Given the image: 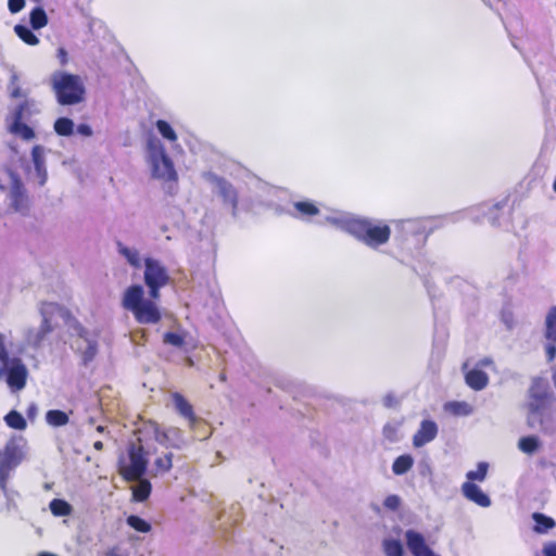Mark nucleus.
I'll list each match as a JSON object with an SVG mask.
<instances>
[{
	"label": "nucleus",
	"instance_id": "f257e3e1",
	"mask_svg": "<svg viewBox=\"0 0 556 556\" xmlns=\"http://www.w3.org/2000/svg\"><path fill=\"white\" fill-rule=\"evenodd\" d=\"M143 278L151 299H144L142 286L132 285L125 290L122 305L132 313L138 323L156 324L161 319V312L153 300L160 298V290L168 285L170 277L167 268L159 260L147 257Z\"/></svg>",
	"mask_w": 556,
	"mask_h": 556
},
{
	"label": "nucleus",
	"instance_id": "f03ea898",
	"mask_svg": "<svg viewBox=\"0 0 556 556\" xmlns=\"http://www.w3.org/2000/svg\"><path fill=\"white\" fill-rule=\"evenodd\" d=\"M326 219L371 249L386 244L391 236L390 226L380 219L357 217L346 212H332Z\"/></svg>",
	"mask_w": 556,
	"mask_h": 556
},
{
	"label": "nucleus",
	"instance_id": "7ed1b4c3",
	"mask_svg": "<svg viewBox=\"0 0 556 556\" xmlns=\"http://www.w3.org/2000/svg\"><path fill=\"white\" fill-rule=\"evenodd\" d=\"M528 425L549 431L556 421V397L546 379L535 378L529 389Z\"/></svg>",
	"mask_w": 556,
	"mask_h": 556
},
{
	"label": "nucleus",
	"instance_id": "20e7f679",
	"mask_svg": "<svg viewBox=\"0 0 556 556\" xmlns=\"http://www.w3.org/2000/svg\"><path fill=\"white\" fill-rule=\"evenodd\" d=\"M13 349L12 332H0V381L5 382L10 391L16 393L25 388L28 369Z\"/></svg>",
	"mask_w": 556,
	"mask_h": 556
},
{
	"label": "nucleus",
	"instance_id": "39448f33",
	"mask_svg": "<svg viewBox=\"0 0 556 556\" xmlns=\"http://www.w3.org/2000/svg\"><path fill=\"white\" fill-rule=\"evenodd\" d=\"M147 161L153 178L164 182H177L178 174L174 163L159 138L151 137L148 140Z\"/></svg>",
	"mask_w": 556,
	"mask_h": 556
},
{
	"label": "nucleus",
	"instance_id": "423d86ee",
	"mask_svg": "<svg viewBox=\"0 0 556 556\" xmlns=\"http://www.w3.org/2000/svg\"><path fill=\"white\" fill-rule=\"evenodd\" d=\"M52 89L62 105L77 104L84 100L85 85L80 76L54 72L51 76Z\"/></svg>",
	"mask_w": 556,
	"mask_h": 556
},
{
	"label": "nucleus",
	"instance_id": "0eeeda50",
	"mask_svg": "<svg viewBox=\"0 0 556 556\" xmlns=\"http://www.w3.org/2000/svg\"><path fill=\"white\" fill-rule=\"evenodd\" d=\"M39 312L42 318L40 327L30 328L25 333V343L33 348H38L42 343L47 334L53 330L58 318L67 317V311L53 302L42 303Z\"/></svg>",
	"mask_w": 556,
	"mask_h": 556
},
{
	"label": "nucleus",
	"instance_id": "6e6552de",
	"mask_svg": "<svg viewBox=\"0 0 556 556\" xmlns=\"http://www.w3.org/2000/svg\"><path fill=\"white\" fill-rule=\"evenodd\" d=\"M24 440L11 439L4 448L0 451V488L5 492L11 471L17 467L24 458Z\"/></svg>",
	"mask_w": 556,
	"mask_h": 556
},
{
	"label": "nucleus",
	"instance_id": "1a4fd4ad",
	"mask_svg": "<svg viewBox=\"0 0 556 556\" xmlns=\"http://www.w3.org/2000/svg\"><path fill=\"white\" fill-rule=\"evenodd\" d=\"M148 460L141 446L131 444L128 448V457L121 459V472L126 480H136L143 476Z\"/></svg>",
	"mask_w": 556,
	"mask_h": 556
},
{
	"label": "nucleus",
	"instance_id": "9d476101",
	"mask_svg": "<svg viewBox=\"0 0 556 556\" xmlns=\"http://www.w3.org/2000/svg\"><path fill=\"white\" fill-rule=\"evenodd\" d=\"M204 179L212 186V191L223 199L225 205L231 208V215H238V193L235 187L213 173H205Z\"/></svg>",
	"mask_w": 556,
	"mask_h": 556
},
{
	"label": "nucleus",
	"instance_id": "9b49d317",
	"mask_svg": "<svg viewBox=\"0 0 556 556\" xmlns=\"http://www.w3.org/2000/svg\"><path fill=\"white\" fill-rule=\"evenodd\" d=\"M0 188L3 190L8 189L10 204L16 212H23L27 207V197L25 195L23 184L17 175L12 172H8L5 176V185L0 182Z\"/></svg>",
	"mask_w": 556,
	"mask_h": 556
},
{
	"label": "nucleus",
	"instance_id": "f8f14e48",
	"mask_svg": "<svg viewBox=\"0 0 556 556\" xmlns=\"http://www.w3.org/2000/svg\"><path fill=\"white\" fill-rule=\"evenodd\" d=\"M333 211H328L326 213L323 212V210L316 205L315 202L311 200H301L295 201L292 204V210L289 211V214L298 219L311 222L313 217H319L318 223L319 224H329L331 225L327 219L326 216L330 215Z\"/></svg>",
	"mask_w": 556,
	"mask_h": 556
},
{
	"label": "nucleus",
	"instance_id": "ddd939ff",
	"mask_svg": "<svg viewBox=\"0 0 556 556\" xmlns=\"http://www.w3.org/2000/svg\"><path fill=\"white\" fill-rule=\"evenodd\" d=\"M396 229L401 232L402 239L408 236H421L432 229V219L430 218H407L395 222Z\"/></svg>",
	"mask_w": 556,
	"mask_h": 556
},
{
	"label": "nucleus",
	"instance_id": "4468645a",
	"mask_svg": "<svg viewBox=\"0 0 556 556\" xmlns=\"http://www.w3.org/2000/svg\"><path fill=\"white\" fill-rule=\"evenodd\" d=\"M26 103L20 104L7 118L8 129L11 134L21 137L24 140H30L35 137L34 130L22 122Z\"/></svg>",
	"mask_w": 556,
	"mask_h": 556
},
{
	"label": "nucleus",
	"instance_id": "2eb2a0df",
	"mask_svg": "<svg viewBox=\"0 0 556 556\" xmlns=\"http://www.w3.org/2000/svg\"><path fill=\"white\" fill-rule=\"evenodd\" d=\"M163 343L176 348L184 353L193 351L198 345L197 340L184 330L166 332L163 337Z\"/></svg>",
	"mask_w": 556,
	"mask_h": 556
},
{
	"label": "nucleus",
	"instance_id": "dca6fc26",
	"mask_svg": "<svg viewBox=\"0 0 556 556\" xmlns=\"http://www.w3.org/2000/svg\"><path fill=\"white\" fill-rule=\"evenodd\" d=\"M77 350L81 353L85 363L93 359L98 352L97 334L79 328L78 338L75 342Z\"/></svg>",
	"mask_w": 556,
	"mask_h": 556
},
{
	"label": "nucleus",
	"instance_id": "f3484780",
	"mask_svg": "<svg viewBox=\"0 0 556 556\" xmlns=\"http://www.w3.org/2000/svg\"><path fill=\"white\" fill-rule=\"evenodd\" d=\"M439 433L438 424L429 418L422 419L419 428L413 435V445L416 448L422 447L432 442Z\"/></svg>",
	"mask_w": 556,
	"mask_h": 556
},
{
	"label": "nucleus",
	"instance_id": "a211bd4d",
	"mask_svg": "<svg viewBox=\"0 0 556 556\" xmlns=\"http://www.w3.org/2000/svg\"><path fill=\"white\" fill-rule=\"evenodd\" d=\"M405 540L407 548L414 556H427L433 552L427 545L425 536L415 530H407L405 532Z\"/></svg>",
	"mask_w": 556,
	"mask_h": 556
},
{
	"label": "nucleus",
	"instance_id": "6ab92c4d",
	"mask_svg": "<svg viewBox=\"0 0 556 556\" xmlns=\"http://www.w3.org/2000/svg\"><path fill=\"white\" fill-rule=\"evenodd\" d=\"M154 427V437L155 440L163 445L180 447L184 443L181 431L178 428H168L165 430L160 429L159 426Z\"/></svg>",
	"mask_w": 556,
	"mask_h": 556
},
{
	"label": "nucleus",
	"instance_id": "aec40b11",
	"mask_svg": "<svg viewBox=\"0 0 556 556\" xmlns=\"http://www.w3.org/2000/svg\"><path fill=\"white\" fill-rule=\"evenodd\" d=\"M507 202L502 201L494 204H480L476 208L470 211L473 218H478L480 215L486 216L492 225H500L498 212L506 206Z\"/></svg>",
	"mask_w": 556,
	"mask_h": 556
},
{
	"label": "nucleus",
	"instance_id": "412c9836",
	"mask_svg": "<svg viewBox=\"0 0 556 556\" xmlns=\"http://www.w3.org/2000/svg\"><path fill=\"white\" fill-rule=\"evenodd\" d=\"M31 159L38 184L43 186L48 178L46 168V149L41 146H35L31 151Z\"/></svg>",
	"mask_w": 556,
	"mask_h": 556
},
{
	"label": "nucleus",
	"instance_id": "4be33fe9",
	"mask_svg": "<svg viewBox=\"0 0 556 556\" xmlns=\"http://www.w3.org/2000/svg\"><path fill=\"white\" fill-rule=\"evenodd\" d=\"M462 492L467 500L476 503L481 507L491 506L490 497L481 490L480 486L472 482H465L462 485Z\"/></svg>",
	"mask_w": 556,
	"mask_h": 556
},
{
	"label": "nucleus",
	"instance_id": "5701e85b",
	"mask_svg": "<svg viewBox=\"0 0 556 556\" xmlns=\"http://www.w3.org/2000/svg\"><path fill=\"white\" fill-rule=\"evenodd\" d=\"M172 402L175 409L193 425L195 416L192 405L178 392L172 394Z\"/></svg>",
	"mask_w": 556,
	"mask_h": 556
},
{
	"label": "nucleus",
	"instance_id": "b1692460",
	"mask_svg": "<svg viewBox=\"0 0 556 556\" xmlns=\"http://www.w3.org/2000/svg\"><path fill=\"white\" fill-rule=\"evenodd\" d=\"M466 382L473 390H482L488 386L489 377L480 369H471L466 374Z\"/></svg>",
	"mask_w": 556,
	"mask_h": 556
},
{
	"label": "nucleus",
	"instance_id": "393cba45",
	"mask_svg": "<svg viewBox=\"0 0 556 556\" xmlns=\"http://www.w3.org/2000/svg\"><path fill=\"white\" fill-rule=\"evenodd\" d=\"M117 251L122 256L125 257V260L127 261V263L130 266H132L134 268L141 267V265H142L141 255H140V252L136 248L128 247L123 243H118Z\"/></svg>",
	"mask_w": 556,
	"mask_h": 556
},
{
	"label": "nucleus",
	"instance_id": "a878e982",
	"mask_svg": "<svg viewBox=\"0 0 556 556\" xmlns=\"http://www.w3.org/2000/svg\"><path fill=\"white\" fill-rule=\"evenodd\" d=\"M542 447V442L536 435L522 437L518 441V448L527 454L533 455Z\"/></svg>",
	"mask_w": 556,
	"mask_h": 556
},
{
	"label": "nucleus",
	"instance_id": "bb28decb",
	"mask_svg": "<svg viewBox=\"0 0 556 556\" xmlns=\"http://www.w3.org/2000/svg\"><path fill=\"white\" fill-rule=\"evenodd\" d=\"M414 465V458L409 454H403L396 457L392 464V471L396 476L405 475L412 469Z\"/></svg>",
	"mask_w": 556,
	"mask_h": 556
},
{
	"label": "nucleus",
	"instance_id": "cd10ccee",
	"mask_svg": "<svg viewBox=\"0 0 556 556\" xmlns=\"http://www.w3.org/2000/svg\"><path fill=\"white\" fill-rule=\"evenodd\" d=\"M532 519L535 522L533 530L536 533H547L556 526V522L553 518L545 516L544 514L541 513H534L532 515Z\"/></svg>",
	"mask_w": 556,
	"mask_h": 556
},
{
	"label": "nucleus",
	"instance_id": "c85d7f7f",
	"mask_svg": "<svg viewBox=\"0 0 556 556\" xmlns=\"http://www.w3.org/2000/svg\"><path fill=\"white\" fill-rule=\"evenodd\" d=\"M68 415L60 409H50L46 413V421L52 427H62L67 425Z\"/></svg>",
	"mask_w": 556,
	"mask_h": 556
},
{
	"label": "nucleus",
	"instance_id": "c756f323",
	"mask_svg": "<svg viewBox=\"0 0 556 556\" xmlns=\"http://www.w3.org/2000/svg\"><path fill=\"white\" fill-rule=\"evenodd\" d=\"M137 483L132 486V495L136 501L147 500L151 493V484L146 479H136Z\"/></svg>",
	"mask_w": 556,
	"mask_h": 556
},
{
	"label": "nucleus",
	"instance_id": "7c9ffc66",
	"mask_svg": "<svg viewBox=\"0 0 556 556\" xmlns=\"http://www.w3.org/2000/svg\"><path fill=\"white\" fill-rule=\"evenodd\" d=\"M545 337L548 341L556 342V306H553L546 315Z\"/></svg>",
	"mask_w": 556,
	"mask_h": 556
},
{
	"label": "nucleus",
	"instance_id": "2f4dec72",
	"mask_svg": "<svg viewBox=\"0 0 556 556\" xmlns=\"http://www.w3.org/2000/svg\"><path fill=\"white\" fill-rule=\"evenodd\" d=\"M402 427V421L392 420L387 422L383 427L382 433L383 437L390 442H396L400 440V430Z\"/></svg>",
	"mask_w": 556,
	"mask_h": 556
},
{
	"label": "nucleus",
	"instance_id": "473e14b6",
	"mask_svg": "<svg viewBox=\"0 0 556 556\" xmlns=\"http://www.w3.org/2000/svg\"><path fill=\"white\" fill-rule=\"evenodd\" d=\"M445 409L457 416H468L472 414V406L467 402H448Z\"/></svg>",
	"mask_w": 556,
	"mask_h": 556
},
{
	"label": "nucleus",
	"instance_id": "72a5a7b5",
	"mask_svg": "<svg viewBox=\"0 0 556 556\" xmlns=\"http://www.w3.org/2000/svg\"><path fill=\"white\" fill-rule=\"evenodd\" d=\"M15 34L27 45L36 46L39 43L38 37L25 25H15Z\"/></svg>",
	"mask_w": 556,
	"mask_h": 556
},
{
	"label": "nucleus",
	"instance_id": "f704fd0d",
	"mask_svg": "<svg viewBox=\"0 0 556 556\" xmlns=\"http://www.w3.org/2000/svg\"><path fill=\"white\" fill-rule=\"evenodd\" d=\"M49 507L51 513L58 517L68 516L72 513V506L67 502L59 498L52 500Z\"/></svg>",
	"mask_w": 556,
	"mask_h": 556
},
{
	"label": "nucleus",
	"instance_id": "c9c22d12",
	"mask_svg": "<svg viewBox=\"0 0 556 556\" xmlns=\"http://www.w3.org/2000/svg\"><path fill=\"white\" fill-rule=\"evenodd\" d=\"M383 552L387 556H403V545L399 540L386 539L382 542Z\"/></svg>",
	"mask_w": 556,
	"mask_h": 556
},
{
	"label": "nucleus",
	"instance_id": "e433bc0d",
	"mask_svg": "<svg viewBox=\"0 0 556 556\" xmlns=\"http://www.w3.org/2000/svg\"><path fill=\"white\" fill-rule=\"evenodd\" d=\"M54 130L60 136H71L74 132V122L67 117H60L54 122Z\"/></svg>",
	"mask_w": 556,
	"mask_h": 556
},
{
	"label": "nucleus",
	"instance_id": "4c0bfd02",
	"mask_svg": "<svg viewBox=\"0 0 556 556\" xmlns=\"http://www.w3.org/2000/svg\"><path fill=\"white\" fill-rule=\"evenodd\" d=\"M155 126L157 131L164 139H166L170 143H175L177 141V135L175 130L166 121L159 119Z\"/></svg>",
	"mask_w": 556,
	"mask_h": 556
},
{
	"label": "nucleus",
	"instance_id": "58836bf2",
	"mask_svg": "<svg viewBox=\"0 0 556 556\" xmlns=\"http://www.w3.org/2000/svg\"><path fill=\"white\" fill-rule=\"evenodd\" d=\"M4 420L10 428H13L16 430H24L27 426L25 418L16 410H11L4 417Z\"/></svg>",
	"mask_w": 556,
	"mask_h": 556
},
{
	"label": "nucleus",
	"instance_id": "ea45409f",
	"mask_svg": "<svg viewBox=\"0 0 556 556\" xmlns=\"http://www.w3.org/2000/svg\"><path fill=\"white\" fill-rule=\"evenodd\" d=\"M48 23L46 12L41 8H36L30 12V24L34 29H40Z\"/></svg>",
	"mask_w": 556,
	"mask_h": 556
},
{
	"label": "nucleus",
	"instance_id": "a19ab883",
	"mask_svg": "<svg viewBox=\"0 0 556 556\" xmlns=\"http://www.w3.org/2000/svg\"><path fill=\"white\" fill-rule=\"evenodd\" d=\"M488 464L486 463H479L476 470H470L467 472L466 477L471 481H483L486 477L488 472Z\"/></svg>",
	"mask_w": 556,
	"mask_h": 556
},
{
	"label": "nucleus",
	"instance_id": "79ce46f5",
	"mask_svg": "<svg viewBox=\"0 0 556 556\" xmlns=\"http://www.w3.org/2000/svg\"><path fill=\"white\" fill-rule=\"evenodd\" d=\"M127 525L129 527H131L132 529H135L139 532H142V533H147L151 530V526L149 522H147L142 518H140L138 516H134V515L129 516L127 518Z\"/></svg>",
	"mask_w": 556,
	"mask_h": 556
},
{
	"label": "nucleus",
	"instance_id": "37998d69",
	"mask_svg": "<svg viewBox=\"0 0 556 556\" xmlns=\"http://www.w3.org/2000/svg\"><path fill=\"white\" fill-rule=\"evenodd\" d=\"M172 453H166L163 456L156 458L154 464L157 470L162 472L168 471L172 468Z\"/></svg>",
	"mask_w": 556,
	"mask_h": 556
},
{
	"label": "nucleus",
	"instance_id": "c03bdc74",
	"mask_svg": "<svg viewBox=\"0 0 556 556\" xmlns=\"http://www.w3.org/2000/svg\"><path fill=\"white\" fill-rule=\"evenodd\" d=\"M383 505L390 510H396L401 505L400 496L392 494L386 497Z\"/></svg>",
	"mask_w": 556,
	"mask_h": 556
},
{
	"label": "nucleus",
	"instance_id": "a18cd8bd",
	"mask_svg": "<svg viewBox=\"0 0 556 556\" xmlns=\"http://www.w3.org/2000/svg\"><path fill=\"white\" fill-rule=\"evenodd\" d=\"M545 353L548 362L554 361V358L556 357V342L549 341L545 345Z\"/></svg>",
	"mask_w": 556,
	"mask_h": 556
},
{
	"label": "nucleus",
	"instance_id": "49530a36",
	"mask_svg": "<svg viewBox=\"0 0 556 556\" xmlns=\"http://www.w3.org/2000/svg\"><path fill=\"white\" fill-rule=\"evenodd\" d=\"M382 402H383V405L386 407H394V406H396L400 403V400H399V397L395 394L388 393L383 397Z\"/></svg>",
	"mask_w": 556,
	"mask_h": 556
},
{
	"label": "nucleus",
	"instance_id": "de8ad7c7",
	"mask_svg": "<svg viewBox=\"0 0 556 556\" xmlns=\"http://www.w3.org/2000/svg\"><path fill=\"white\" fill-rule=\"evenodd\" d=\"M24 4H25L24 0H9V2H8L9 10L12 13L20 12L24 8Z\"/></svg>",
	"mask_w": 556,
	"mask_h": 556
},
{
	"label": "nucleus",
	"instance_id": "09e8293b",
	"mask_svg": "<svg viewBox=\"0 0 556 556\" xmlns=\"http://www.w3.org/2000/svg\"><path fill=\"white\" fill-rule=\"evenodd\" d=\"M543 556H556V542H547L542 549Z\"/></svg>",
	"mask_w": 556,
	"mask_h": 556
},
{
	"label": "nucleus",
	"instance_id": "8fccbe9b",
	"mask_svg": "<svg viewBox=\"0 0 556 556\" xmlns=\"http://www.w3.org/2000/svg\"><path fill=\"white\" fill-rule=\"evenodd\" d=\"M77 134L84 137H90L92 135V129L87 124H80L76 128Z\"/></svg>",
	"mask_w": 556,
	"mask_h": 556
},
{
	"label": "nucleus",
	"instance_id": "3c124183",
	"mask_svg": "<svg viewBox=\"0 0 556 556\" xmlns=\"http://www.w3.org/2000/svg\"><path fill=\"white\" fill-rule=\"evenodd\" d=\"M502 320L508 329H511L514 327V317L510 312H503Z\"/></svg>",
	"mask_w": 556,
	"mask_h": 556
},
{
	"label": "nucleus",
	"instance_id": "603ef678",
	"mask_svg": "<svg viewBox=\"0 0 556 556\" xmlns=\"http://www.w3.org/2000/svg\"><path fill=\"white\" fill-rule=\"evenodd\" d=\"M9 89H10L12 98H22V97H24V93H23L21 87L18 86V84L17 85H13V86H9Z\"/></svg>",
	"mask_w": 556,
	"mask_h": 556
},
{
	"label": "nucleus",
	"instance_id": "864d4df0",
	"mask_svg": "<svg viewBox=\"0 0 556 556\" xmlns=\"http://www.w3.org/2000/svg\"><path fill=\"white\" fill-rule=\"evenodd\" d=\"M36 414H37V406H36V404L33 403L29 405V407L27 409V415L29 418H34Z\"/></svg>",
	"mask_w": 556,
	"mask_h": 556
},
{
	"label": "nucleus",
	"instance_id": "5fc2aeb1",
	"mask_svg": "<svg viewBox=\"0 0 556 556\" xmlns=\"http://www.w3.org/2000/svg\"><path fill=\"white\" fill-rule=\"evenodd\" d=\"M59 58L61 60V63L64 64L67 61V53L64 49H59Z\"/></svg>",
	"mask_w": 556,
	"mask_h": 556
},
{
	"label": "nucleus",
	"instance_id": "6e6d98bb",
	"mask_svg": "<svg viewBox=\"0 0 556 556\" xmlns=\"http://www.w3.org/2000/svg\"><path fill=\"white\" fill-rule=\"evenodd\" d=\"M17 84H18V75H17V73L13 72L11 74V79H10L9 86H13V85H17Z\"/></svg>",
	"mask_w": 556,
	"mask_h": 556
},
{
	"label": "nucleus",
	"instance_id": "4d7b16f0",
	"mask_svg": "<svg viewBox=\"0 0 556 556\" xmlns=\"http://www.w3.org/2000/svg\"><path fill=\"white\" fill-rule=\"evenodd\" d=\"M430 471H431L430 466H429L427 463H426V464H424V465H422V468H421V470H420V473H421L422 476H425V475L429 473Z\"/></svg>",
	"mask_w": 556,
	"mask_h": 556
},
{
	"label": "nucleus",
	"instance_id": "13d9d810",
	"mask_svg": "<svg viewBox=\"0 0 556 556\" xmlns=\"http://www.w3.org/2000/svg\"><path fill=\"white\" fill-rule=\"evenodd\" d=\"M552 380H553V383L556 388V366H553L552 367Z\"/></svg>",
	"mask_w": 556,
	"mask_h": 556
},
{
	"label": "nucleus",
	"instance_id": "bf43d9fd",
	"mask_svg": "<svg viewBox=\"0 0 556 556\" xmlns=\"http://www.w3.org/2000/svg\"><path fill=\"white\" fill-rule=\"evenodd\" d=\"M93 447L98 451H101L103 448V443L101 441H96L93 443Z\"/></svg>",
	"mask_w": 556,
	"mask_h": 556
},
{
	"label": "nucleus",
	"instance_id": "052dcab7",
	"mask_svg": "<svg viewBox=\"0 0 556 556\" xmlns=\"http://www.w3.org/2000/svg\"><path fill=\"white\" fill-rule=\"evenodd\" d=\"M97 431L98 432H103L104 431V427L103 426H98L97 427Z\"/></svg>",
	"mask_w": 556,
	"mask_h": 556
},
{
	"label": "nucleus",
	"instance_id": "680f3d73",
	"mask_svg": "<svg viewBox=\"0 0 556 556\" xmlns=\"http://www.w3.org/2000/svg\"><path fill=\"white\" fill-rule=\"evenodd\" d=\"M187 364H188L189 366H192V365H193V361L189 357V358H187Z\"/></svg>",
	"mask_w": 556,
	"mask_h": 556
},
{
	"label": "nucleus",
	"instance_id": "e2e57ef3",
	"mask_svg": "<svg viewBox=\"0 0 556 556\" xmlns=\"http://www.w3.org/2000/svg\"><path fill=\"white\" fill-rule=\"evenodd\" d=\"M427 556H440V555L435 554L434 552H431V553H430L429 555H427Z\"/></svg>",
	"mask_w": 556,
	"mask_h": 556
}]
</instances>
